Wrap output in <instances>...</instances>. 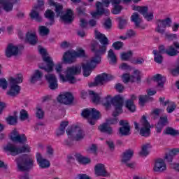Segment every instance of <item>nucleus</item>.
<instances>
[{
	"label": "nucleus",
	"instance_id": "f257e3e1",
	"mask_svg": "<svg viewBox=\"0 0 179 179\" xmlns=\"http://www.w3.org/2000/svg\"><path fill=\"white\" fill-rule=\"evenodd\" d=\"M38 52L42 55L43 62L46 63V65L39 64L40 69H43L45 72H52L56 71V73L59 75V78L62 82H69V83H76V75H79L82 72V67L80 66L75 65L68 66L64 72L63 64H73L76 62L77 58H82L85 56V50L82 48H79L77 51L74 50H70L65 52L62 58V62L54 64L52 57H50V55L47 52V50L43 48L39 47Z\"/></svg>",
	"mask_w": 179,
	"mask_h": 179
},
{
	"label": "nucleus",
	"instance_id": "f03ea898",
	"mask_svg": "<svg viewBox=\"0 0 179 179\" xmlns=\"http://www.w3.org/2000/svg\"><path fill=\"white\" fill-rule=\"evenodd\" d=\"M95 38L99 41L101 45H99V49H97L99 45L96 43L92 44L91 50L92 52H94V56L90 59L85 60L83 63V76L86 78L90 76L92 71L101 62V55L106 54L107 45H108V38L106 37V35L100 33L99 31H95Z\"/></svg>",
	"mask_w": 179,
	"mask_h": 179
},
{
	"label": "nucleus",
	"instance_id": "7ed1b4c3",
	"mask_svg": "<svg viewBox=\"0 0 179 179\" xmlns=\"http://www.w3.org/2000/svg\"><path fill=\"white\" fill-rule=\"evenodd\" d=\"M101 2L97 1L95 4L96 11L91 12V15L92 17L94 19L101 16V15H108L110 13V10L108 9L105 10L103 6H106V8H108L110 6V3L112 4V13L113 15H118L121 13V10H122V6L120 5L121 0H101Z\"/></svg>",
	"mask_w": 179,
	"mask_h": 179
},
{
	"label": "nucleus",
	"instance_id": "20e7f679",
	"mask_svg": "<svg viewBox=\"0 0 179 179\" xmlns=\"http://www.w3.org/2000/svg\"><path fill=\"white\" fill-rule=\"evenodd\" d=\"M48 3L50 6L55 7L56 16L57 17H60L62 22H64V23H71V22H73L75 17L73 16V11H72V10L68 9L66 10L65 13H64V7L62 5L55 3L54 0H48Z\"/></svg>",
	"mask_w": 179,
	"mask_h": 179
},
{
	"label": "nucleus",
	"instance_id": "39448f33",
	"mask_svg": "<svg viewBox=\"0 0 179 179\" xmlns=\"http://www.w3.org/2000/svg\"><path fill=\"white\" fill-rule=\"evenodd\" d=\"M8 89L6 92V96L9 97H16L20 94V90L22 88L19 84L23 82V76L18 74L15 77L10 76L8 79Z\"/></svg>",
	"mask_w": 179,
	"mask_h": 179
},
{
	"label": "nucleus",
	"instance_id": "423d86ee",
	"mask_svg": "<svg viewBox=\"0 0 179 179\" xmlns=\"http://www.w3.org/2000/svg\"><path fill=\"white\" fill-rule=\"evenodd\" d=\"M111 104L115 107V110L113 112L114 117H117V115H120V114L122 113L124 98L121 95H116L113 98H111V96L108 95L103 100V106L107 108H110Z\"/></svg>",
	"mask_w": 179,
	"mask_h": 179
},
{
	"label": "nucleus",
	"instance_id": "0eeeda50",
	"mask_svg": "<svg viewBox=\"0 0 179 179\" xmlns=\"http://www.w3.org/2000/svg\"><path fill=\"white\" fill-rule=\"evenodd\" d=\"M3 149L7 153H10L11 156H17L22 153H30L31 147L29 144H24L21 147H17L15 144L8 143L4 145Z\"/></svg>",
	"mask_w": 179,
	"mask_h": 179
},
{
	"label": "nucleus",
	"instance_id": "6e6552de",
	"mask_svg": "<svg viewBox=\"0 0 179 179\" xmlns=\"http://www.w3.org/2000/svg\"><path fill=\"white\" fill-rule=\"evenodd\" d=\"M135 129L139 131L141 136L148 137L150 135V123L146 119V116L143 115L141 118L140 124L134 122Z\"/></svg>",
	"mask_w": 179,
	"mask_h": 179
},
{
	"label": "nucleus",
	"instance_id": "1a4fd4ad",
	"mask_svg": "<svg viewBox=\"0 0 179 179\" xmlns=\"http://www.w3.org/2000/svg\"><path fill=\"white\" fill-rule=\"evenodd\" d=\"M81 115L83 118L88 120V122L90 125H94L96 121L101 117L99 110L92 108L84 109L81 113Z\"/></svg>",
	"mask_w": 179,
	"mask_h": 179
},
{
	"label": "nucleus",
	"instance_id": "9d476101",
	"mask_svg": "<svg viewBox=\"0 0 179 179\" xmlns=\"http://www.w3.org/2000/svg\"><path fill=\"white\" fill-rule=\"evenodd\" d=\"M66 134L69 139L73 141H80L85 138V132L78 126L68 128Z\"/></svg>",
	"mask_w": 179,
	"mask_h": 179
},
{
	"label": "nucleus",
	"instance_id": "9b49d317",
	"mask_svg": "<svg viewBox=\"0 0 179 179\" xmlns=\"http://www.w3.org/2000/svg\"><path fill=\"white\" fill-rule=\"evenodd\" d=\"M34 161L33 158H18L17 159V166L18 167V170L20 171H27V170H30L33 167V164Z\"/></svg>",
	"mask_w": 179,
	"mask_h": 179
},
{
	"label": "nucleus",
	"instance_id": "f8f14e48",
	"mask_svg": "<svg viewBox=\"0 0 179 179\" xmlns=\"http://www.w3.org/2000/svg\"><path fill=\"white\" fill-rule=\"evenodd\" d=\"M141 78H142V73L138 69L134 70L131 76H129L128 73H124L122 76L124 83H128V82H139Z\"/></svg>",
	"mask_w": 179,
	"mask_h": 179
},
{
	"label": "nucleus",
	"instance_id": "ddd939ff",
	"mask_svg": "<svg viewBox=\"0 0 179 179\" xmlns=\"http://www.w3.org/2000/svg\"><path fill=\"white\" fill-rule=\"evenodd\" d=\"M171 24V19L170 18L158 20L157 21L155 31H157V33H159L160 34H164V31H166V27H170Z\"/></svg>",
	"mask_w": 179,
	"mask_h": 179
},
{
	"label": "nucleus",
	"instance_id": "4468645a",
	"mask_svg": "<svg viewBox=\"0 0 179 179\" xmlns=\"http://www.w3.org/2000/svg\"><path fill=\"white\" fill-rule=\"evenodd\" d=\"M114 77L112 75H108L106 73H102L96 77L94 83L90 84V87L92 86H101V85H104L108 80H113Z\"/></svg>",
	"mask_w": 179,
	"mask_h": 179
},
{
	"label": "nucleus",
	"instance_id": "2eb2a0df",
	"mask_svg": "<svg viewBox=\"0 0 179 179\" xmlns=\"http://www.w3.org/2000/svg\"><path fill=\"white\" fill-rule=\"evenodd\" d=\"M9 138L13 142H18V143H26L27 142V137L24 134H20L17 129H13L10 134Z\"/></svg>",
	"mask_w": 179,
	"mask_h": 179
},
{
	"label": "nucleus",
	"instance_id": "dca6fc26",
	"mask_svg": "<svg viewBox=\"0 0 179 179\" xmlns=\"http://www.w3.org/2000/svg\"><path fill=\"white\" fill-rule=\"evenodd\" d=\"M94 173L96 177H110V176L103 164H96L94 167Z\"/></svg>",
	"mask_w": 179,
	"mask_h": 179
},
{
	"label": "nucleus",
	"instance_id": "f3484780",
	"mask_svg": "<svg viewBox=\"0 0 179 179\" xmlns=\"http://www.w3.org/2000/svg\"><path fill=\"white\" fill-rule=\"evenodd\" d=\"M119 124L121 127L119 129L118 134L121 136H129L131 134V125L128 120H120Z\"/></svg>",
	"mask_w": 179,
	"mask_h": 179
},
{
	"label": "nucleus",
	"instance_id": "a211bd4d",
	"mask_svg": "<svg viewBox=\"0 0 179 179\" xmlns=\"http://www.w3.org/2000/svg\"><path fill=\"white\" fill-rule=\"evenodd\" d=\"M152 80L157 83L156 86L157 90L159 92L164 90V83L166 82V77L161 74H155L152 77Z\"/></svg>",
	"mask_w": 179,
	"mask_h": 179
},
{
	"label": "nucleus",
	"instance_id": "6ab92c4d",
	"mask_svg": "<svg viewBox=\"0 0 179 179\" xmlns=\"http://www.w3.org/2000/svg\"><path fill=\"white\" fill-rule=\"evenodd\" d=\"M153 170L155 173H164L167 170V164L163 159H157L154 164Z\"/></svg>",
	"mask_w": 179,
	"mask_h": 179
},
{
	"label": "nucleus",
	"instance_id": "aec40b11",
	"mask_svg": "<svg viewBox=\"0 0 179 179\" xmlns=\"http://www.w3.org/2000/svg\"><path fill=\"white\" fill-rule=\"evenodd\" d=\"M57 101L63 104H71L73 101V95L69 92H66L58 96Z\"/></svg>",
	"mask_w": 179,
	"mask_h": 179
},
{
	"label": "nucleus",
	"instance_id": "412c9836",
	"mask_svg": "<svg viewBox=\"0 0 179 179\" xmlns=\"http://www.w3.org/2000/svg\"><path fill=\"white\" fill-rule=\"evenodd\" d=\"M46 80H48L49 83V87L52 90H55V89H58V80L57 79V76L54 74H48L45 76Z\"/></svg>",
	"mask_w": 179,
	"mask_h": 179
},
{
	"label": "nucleus",
	"instance_id": "4be33fe9",
	"mask_svg": "<svg viewBox=\"0 0 179 179\" xmlns=\"http://www.w3.org/2000/svg\"><path fill=\"white\" fill-rule=\"evenodd\" d=\"M18 54L19 47H17V45H14L13 43H10L8 45L6 49V57H8V58H10V57L17 55Z\"/></svg>",
	"mask_w": 179,
	"mask_h": 179
},
{
	"label": "nucleus",
	"instance_id": "5701e85b",
	"mask_svg": "<svg viewBox=\"0 0 179 179\" xmlns=\"http://www.w3.org/2000/svg\"><path fill=\"white\" fill-rule=\"evenodd\" d=\"M37 163L41 169H48L51 166L50 161L43 157L40 152H37L36 155Z\"/></svg>",
	"mask_w": 179,
	"mask_h": 179
},
{
	"label": "nucleus",
	"instance_id": "b1692460",
	"mask_svg": "<svg viewBox=\"0 0 179 179\" xmlns=\"http://www.w3.org/2000/svg\"><path fill=\"white\" fill-rule=\"evenodd\" d=\"M40 10L39 7H34L29 13L30 18L33 20H36V22H41L43 19L41 16H40V13H38Z\"/></svg>",
	"mask_w": 179,
	"mask_h": 179
},
{
	"label": "nucleus",
	"instance_id": "393cba45",
	"mask_svg": "<svg viewBox=\"0 0 179 179\" xmlns=\"http://www.w3.org/2000/svg\"><path fill=\"white\" fill-rule=\"evenodd\" d=\"M135 100H136V96L131 95V99L125 102L127 108H128L129 111H131V113H135V111H136V106H135V103H134Z\"/></svg>",
	"mask_w": 179,
	"mask_h": 179
},
{
	"label": "nucleus",
	"instance_id": "a878e982",
	"mask_svg": "<svg viewBox=\"0 0 179 179\" xmlns=\"http://www.w3.org/2000/svg\"><path fill=\"white\" fill-rule=\"evenodd\" d=\"M152 149V145L150 143H145L141 145V150L139 152L140 156L146 157L150 153L149 150Z\"/></svg>",
	"mask_w": 179,
	"mask_h": 179
},
{
	"label": "nucleus",
	"instance_id": "bb28decb",
	"mask_svg": "<svg viewBox=\"0 0 179 179\" xmlns=\"http://www.w3.org/2000/svg\"><path fill=\"white\" fill-rule=\"evenodd\" d=\"M43 76V72L40 71V70H36L32 76H31L29 81L31 83H36V82L41 80Z\"/></svg>",
	"mask_w": 179,
	"mask_h": 179
},
{
	"label": "nucleus",
	"instance_id": "cd10ccee",
	"mask_svg": "<svg viewBox=\"0 0 179 179\" xmlns=\"http://www.w3.org/2000/svg\"><path fill=\"white\" fill-rule=\"evenodd\" d=\"M134 157V150H126L122 156V163H128L129 160L132 159Z\"/></svg>",
	"mask_w": 179,
	"mask_h": 179
},
{
	"label": "nucleus",
	"instance_id": "c85d7f7f",
	"mask_svg": "<svg viewBox=\"0 0 179 179\" xmlns=\"http://www.w3.org/2000/svg\"><path fill=\"white\" fill-rule=\"evenodd\" d=\"M26 37L28 43L31 45H36L37 44L38 38L36 32H28Z\"/></svg>",
	"mask_w": 179,
	"mask_h": 179
},
{
	"label": "nucleus",
	"instance_id": "c756f323",
	"mask_svg": "<svg viewBox=\"0 0 179 179\" xmlns=\"http://www.w3.org/2000/svg\"><path fill=\"white\" fill-rule=\"evenodd\" d=\"M167 116L161 117L158 123L156 125L157 132H162V129H163L165 125H167Z\"/></svg>",
	"mask_w": 179,
	"mask_h": 179
},
{
	"label": "nucleus",
	"instance_id": "7c9ffc66",
	"mask_svg": "<svg viewBox=\"0 0 179 179\" xmlns=\"http://www.w3.org/2000/svg\"><path fill=\"white\" fill-rule=\"evenodd\" d=\"M131 20L135 24L136 27H141V23H142V18L138 13H134L131 16Z\"/></svg>",
	"mask_w": 179,
	"mask_h": 179
},
{
	"label": "nucleus",
	"instance_id": "2f4dec72",
	"mask_svg": "<svg viewBox=\"0 0 179 179\" xmlns=\"http://www.w3.org/2000/svg\"><path fill=\"white\" fill-rule=\"evenodd\" d=\"M132 10H136L137 12H139L143 16L145 15L148 11L149 10V8L146 6H131Z\"/></svg>",
	"mask_w": 179,
	"mask_h": 179
},
{
	"label": "nucleus",
	"instance_id": "473e14b6",
	"mask_svg": "<svg viewBox=\"0 0 179 179\" xmlns=\"http://www.w3.org/2000/svg\"><path fill=\"white\" fill-rule=\"evenodd\" d=\"M99 129L101 132H105V134H108V135H111L113 134V129L108 126V124L104 123L101 124L99 127Z\"/></svg>",
	"mask_w": 179,
	"mask_h": 179
},
{
	"label": "nucleus",
	"instance_id": "72a5a7b5",
	"mask_svg": "<svg viewBox=\"0 0 179 179\" xmlns=\"http://www.w3.org/2000/svg\"><path fill=\"white\" fill-rule=\"evenodd\" d=\"M76 159L80 164H90V163L92 162L90 158L83 157V155H81L80 154H78L76 156Z\"/></svg>",
	"mask_w": 179,
	"mask_h": 179
},
{
	"label": "nucleus",
	"instance_id": "f704fd0d",
	"mask_svg": "<svg viewBox=\"0 0 179 179\" xmlns=\"http://www.w3.org/2000/svg\"><path fill=\"white\" fill-rule=\"evenodd\" d=\"M166 106V113H168V114H171V113H174V111L177 108V104H176V102L171 101H169Z\"/></svg>",
	"mask_w": 179,
	"mask_h": 179
},
{
	"label": "nucleus",
	"instance_id": "c9c22d12",
	"mask_svg": "<svg viewBox=\"0 0 179 179\" xmlns=\"http://www.w3.org/2000/svg\"><path fill=\"white\" fill-rule=\"evenodd\" d=\"M108 59L110 61V64L114 65L117 62V56H115V53H114L113 50H110L108 52Z\"/></svg>",
	"mask_w": 179,
	"mask_h": 179
},
{
	"label": "nucleus",
	"instance_id": "e433bc0d",
	"mask_svg": "<svg viewBox=\"0 0 179 179\" xmlns=\"http://www.w3.org/2000/svg\"><path fill=\"white\" fill-rule=\"evenodd\" d=\"M89 94L91 96V99L95 104L100 103V96L95 93L94 91H89Z\"/></svg>",
	"mask_w": 179,
	"mask_h": 179
},
{
	"label": "nucleus",
	"instance_id": "4c0bfd02",
	"mask_svg": "<svg viewBox=\"0 0 179 179\" xmlns=\"http://www.w3.org/2000/svg\"><path fill=\"white\" fill-rule=\"evenodd\" d=\"M6 121L9 125H16L17 124V116L10 115L6 118Z\"/></svg>",
	"mask_w": 179,
	"mask_h": 179
},
{
	"label": "nucleus",
	"instance_id": "58836bf2",
	"mask_svg": "<svg viewBox=\"0 0 179 179\" xmlns=\"http://www.w3.org/2000/svg\"><path fill=\"white\" fill-rule=\"evenodd\" d=\"M152 53L154 54V61H155L157 64H162L163 62L162 53H158L157 50H153Z\"/></svg>",
	"mask_w": 179,
	"mask_h": 179
},
{
	"label": "nucleus",
	"instance_id": "ea45409f",
	"mask_svg": "<svg viewBox=\"0 0 179 179\" xmlns=\"http://www.w3.org/2000/svg\"><path fill=\"white\" fill-rule=\"evenodd\" d=\"M166 53L170 57H174L175 55H177V54H178V50H177V49H175L174 47L170 46L166 49Z\"/></svg>",
	"mask_w": 179,
	"mask_h": 179
},
{
	"label": "nucleus",
	"instance_id": "a19ab883",
	"mask_svg": "<svg viewBox=\"0 0 179 179\" xmlns=\"http://www.w3.org/2000/svg\"><path fill=\"white\" fill-rule=\"evenodd\" d=\"M36 115L37 118L41 120V118H44V110L40 106H37L36 108Z\"/></svg>",
	"mask_w": 179,
	"mask_h": 179
},
{
	"label": "nucleus",
	"instance_id": "79ce46f5",
	"mask_svg": "<svg viewBox=\"0 0 179 179\" xmlns=\"http://www.w3.org/2000/svg\"><path fill=\"white\" fill-rule=\"evenodd\" d=\"M39 34L40 36H48L50 34V29L47 28L45 26L39 27Z\"/></svg>",
	"mask_w": 179,
	"mask_h": 179
},
{
	"label": "nucleus",
	"instance_id": "37998d69",
	"mask_svg": "<svg viewBox=\"0 0 179 179\" xmlns=\"http://www.w3.org/2000/svg\"><path fill=\"white\" fill-rule=\"evenodd\" d=\"M117 20L119 22L118 28L120 30H122L123 29H125V26H127V23L128 20L127 19H123L121 17H118Z\"/></svg>",
	"mask_w": 179,
	"mask_h": 179
},
{
	"label": "nucleus",
	"instance_id": "c03bdc74",
	"mask_svg": "<svg viewBox=\"0 0 179 179\" xmlns=\"http://www.w3.org/2000/svg\"><path fill=\"white\" fill-rule=\"evenodd\" d=\"M164 134H166V135H179V131L176 130L171 127H168L164 131Z\"/></svg>",
	"mask_w": 179,
	"mask_h": 179
},
{
	"label": "nucleus",
	"instance_id": "a18cd8bd",
	"mask_svg": "<svg viewBox=\"0 0 179 179\" xmlns=\"http://www.w3.org/2000/svg\"><path fill=\"white\" fill-rule=\"evenodd\" d=\"M55 16V13L52 10H47L45 13V17L54 22V17Z\"/></svg>",
	"mask_w": 179,
	"mask_h": 179
},
{
	"label": "nucleus",
	"instance_id": "49530a36",
	"mask_svg": "<svg viewBox=\"0 0 179 179\" xmlns=\"http://www.w3.org/2000/svg\"><path fill=\"white\" fill-rule=\"evenodd\" d=\"M143 16L147 22H152L153 19H155V13H153V11H150L148 13H145Z\"/></svg>",
	"mask_w": 179,
	"mask_h": 179
},
{
	"label": "nucleus",
	"instance_id": "de8ad7c7",
	"mask_svg": "<svg viewBox=\"0 0 179 179\" xmlns=\"http://www.w3.org/2000/svg\"><path fill=\"white\" fill-rule=\"evenodd\" d=\"M54 156V149L51 145H48L46 147V153H45V157L51 158Z\"/></svg>",
	"mask_w": 179,
	"mask_h": 179
},
{
	"label": "nucleus",
	"instance_id": "09e8293b",
	"mask_svg": "<svg viewBox=\"0 0 179 179\" xmlns=\"http://www.w3.org/2000/svg\"><path fill=\"white\" fill-rule=\"evenodd\" d=\"M131 57H132V51L123 52L120 55V58L123 61H128V59H129V58H131Z\"/></svg>",
	"mask_w": 179,
	"mask_h": 179
},
{
	"label": "nucleus",
	"instance_id": "8fccbe9b",
	"mask_svg": "<svg viewBox=\"0 0 179 179\" xmlns=\"http://www.w3.org/2000/svg\"><path fill=\"white\" fill-rule=\"evenodd\" d=\"M149 96L148 95H141L139 97V104L140 106H145L147 101H149Z\"/></svg>",
	"mask_w": 179,
	"mask_h": 179
},
{
	"label": "nucleus",
	"instance_id": "3c124183",
	"mask_svg": "<svg viewBox=\"0 0 179 179\" xmlns=\"http://www.w3.org/2000/svg\"><path fill=\"white\" fill-rule=\"evenodd\" d=\"M29 118V114L27 113V111L24 110H22L20 112V119L21 121H26Z\"/></svg>",
	"mask_w": 179,
	"mask_h": 179
},
{
	"label": "nucleus",
	"instance_id": "603ef678",
	"mask_svg": "<svg viewBox=\"0 0 179 179\" xmlns=\"http://www.w3.org/2000/svg\"><path fill=\"white\" fill-rule=\"evenodd\" d=\"M0 89L6 90L8 89V81L5 78H0Z\"/></svg>",
	"mask_w": 179,
	"mask_h": 179
},
{
	"label": "nucleus",
	"instance_id": "864d4df0",
	"mask_svg": "<svg viewBox=\"0 0 179 179\" xmlns=\"http://www.w3.org/2000/svg\"><path fill=\"white\" fill-rule=\"evenodd\" d=\"M126 36H127V38H132L136 36V31L134 29H128L126 32Z\"/></svg>",
	"mask_w": 179,
	"mask_h": 179
},
{
	"label": "nucleus",
	"instance_id": "5fc2aeb1",
	"mask_svg": "<svg viewBox=\"0 0 179 179\" xmlns=\"http://www.w3.org/2000/svg\"><path fill=\"white\" fill-rule=\"evenodd\" d=\"M122 45H124V43L121 41H117L113 44V47L115 50H121V48H122Z\"/></svg>",
	"mask_w": 179,
	"mask_h": 179
},
{
	"label": "nucleus",
	"instance_id": "6e6d98bb",
	"mask_svg": "<svg viewBox=\"0 0 179 179\" xmlns=\"http://www.w3.org/2000/svg\"><path fill=\"white\" fill-rule=\"evenodd\" d=\"M77 13L78 16H85L86 15V9L83 7H78L77 8Z\"/></svg>",
	"mask_w": 179,
	"mask_h": 179
},
{
	"label": "nucleus",
	"instance_id": "4d7b16f0",
	"mask_svg": "<svg viewBox=\"0 0 179 179\" xmlns=\"http://www.w3.org/2000/svg\"><path fill=\"white\" fill-rule=\"evenodd\" d=\"M171 73H172L173 76H177V75H179V64L171 69Z\"/></svg>",
	"mask_w": 179,
	"mask_h": 179
},
{
	"label": "nucleus",
	"instance_id": "13d9d810",
	"mask_svg": "<svg viewBox=\"0 0 179 179\" xmlns=\"http://www.w3.org/2000/svg\"><path fill=\"white\" fill-rule=\"evenodd\" d=\"M161 113H163L162 109L155 108L152 111V117H159Z\"/></svg>",
	"mask_w": 179,
	"mask_h": 179
},
{
	"label": "nucleus",
	"instance_id": "bf43d9fd",
	"mask_svg": "<svg viewBox=\"0 0 179 179\" xmlns=\"http://www.w3.org/2000/svg\"><path fill=\"white\" fill-rule=\"evenodd\" d=\"M97 150V146L96 145H91L87 150V153H93L94 155L96 154V152Z\"/></svg>",
	"mask_w": 179,
	"mask_h": 179
},
{
	"label": "nucleus",
	"instance_id": "052dcab7",
	"mask_svg": "<svg viewBox=\"0 0 179 179\" xmlns=\"http://www.w3.org/2000/svg\"><path fill=\"white\" fill-rule=\"evenodd\" d=\"M106 122L107 124H108V125H115V124L118 122V120L117 119V117H113V118L108 119L106 120Z\"/></svg>",
	"mask_w": 179,
	"mask_h": 179
},
{
	"label": "nucleus",
	"instance_id": "680f3d73",
	"mask_svg": "<svg viewBox=\"0 0 179 179\" xmlns=\"http://www.w3.org/2000/svg\"><path fill=\"white\" fill-rule=\"evenodd\" d=\"M76 179H92V178L87 174L79 173L77 175Z\"/></svg>",
	"mask_w": 179,
	"mask_h": 179
},
{
	"label": "nucleus",
	"instance_id": "e2e57ef3",
	"mask_svg": "<svg viewBox=\"0 0 179 179\" xmlns=\"http://www.w3.org/2000/svg\"><path fill=\"white\" fill-rule=\"evenodd\" d=\"M170 101V100H166L165 97H160L159 98V103L163 106L164 107H166L167 106L168 103Z\"/></svg>",
	"mask_w": 179,
	"mask_h": 179
},
{
	"label": "nucleus",
	"instance_id": "0e129e2a",
	"mask_svg": "<svg viewBox=\"0 0 179 179\" xmlns=\"http://www.w3.org/2000/svg\"><path fill=\"white\" fill-rule=\"evenodd\" d=\"M179 153V148H173L169 150L171 156H176Z\"/></svg>",
	"mask_w": 179,
	"mask_h": 179
},
{
	"label": "nucleus",
	"instance_id": "69168bd1",
	"mask_svg": "<svg viewBox=\"0 0 179 179\" xmlns=\"http://www.w3.org/2000/svg\"><path fill=\"white\" fill-rule=\"evenodd\" d=\"M143 62H145V60L143 59V58H137L133 62V63L135 64L136 65H142Z\"/></svg>",
	"mask_w": 179,
	"mask_h": 179
},
{
	"label": "nucleus",
	"instance_id": "338daca9",
	"mask_svg": "<svg viewBox=\"0 0 179 179\" xmlns=\"http://www.w3.org/2000/svg\"><path fill=\"white\" fill-rule=\"evenodd\" d=\"M111 26H112L111 20L110 19L106 20L104 23L105 29H111Z\"/></svg>",
	"mask_w": 179,
	"mask_h": 179
},
{
	"label": "nucleus",
	"instance_id": "774afa93",
	"mask_svg": "<svg viewBox=\"0 0 179 179\" xmlns=\"http://www.w3.org/2000/svg\"><path fill=\"white\" fill-rule=\"evenodd\" d=\"M115 89L119 93H121L122 92H124V86L118 83L115 85Z\"/></svg>",
	"mask_w": 179,
	"mask_h": 179
}]
</instances>
